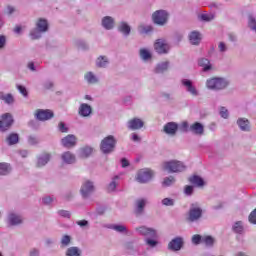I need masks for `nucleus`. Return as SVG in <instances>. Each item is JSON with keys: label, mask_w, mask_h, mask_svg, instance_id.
<instances>
[{"label": "nucleus", "mask_w": 256, "mask_h": 256, "mask_svg": "<svg viewBox=\"0 0 256 256\" xmlns=\"http://www.w3.org/2000/svg\"><path fill=\"white\" fill-rule=\"evenodd\" d=\"M163 169L168 173H181L185 171L186 167L181 161L171 160L163 163Z\"/></svg>", "instance_id": "nucleus-1"}, {"label": "nucleus", "mask_w": 256, "mask_h": 256, "mask_svg": "<svg viewBox=\"0 0 256 256\" xmlns=\"http://www.w3.org/2000/svg\"><path fill=\"white\" fill-rule=\"evenodd\" d=\"M117 144V141L115 140V137L113 136H107L105 137L100 144V150L104 154L113 153L115 151V145Z\"/></svg>", "instance_id": "nucleus-2"}, {"label": "nucleus", "mask_w": 256, "mask_h": 256, "mask_svg": "<svg viewBox=\"0 0 256 256\" xmlns=\"http://www.w3.org/2000/svg\"><path fill=\"white\" fill-rule=\"evenodd\" d=\"M13 116L10 113H5L0 117V131L5 133V131H9L11 129V125H13Z\"/></svg>", "instance_id": "nucleus-3"}, {"label": "nucleus", "mask_w": 256, "mask_h": 256, "mask_svg": "<svg viewBox=\"0 0 256 256\" xmlns=\"http://www.w3.org/2000/svg\"><path fill=\"white\" fill-rule=\"evenodd\" d=\"M152 19L156 25H165V23H167V19H169V14L167 11L158 10L153 13Z\"/></svg>", "instance_id": "nucleus-4"}, {"label": "nucleus", "mask_w": 256, "mask_h": 256, "mask_svg": "<svg viewBox=\"0 0 256 256\" xmlns=\"http://www.w3.org/2000/svg\"><path fill=\"white\" fill-rule=\"evenodd\" d=\"M153 179V171L149 169H141L137 173L136 181L138 183H147Z\"/></svg>", "instance_id": "nucleus-5"}, {"label": "nucleus", "mask_w": 256, "mask_h": 256, "mask_svg": "<svg viewBox=\"0 0 256 256\" xmlns=\"http://www.w3.org/2000/svg\"><path fill=\"white\" fill-rule=\"evenodd\" d=\"M154 49L160 55L169 53V43L165 39H157L154 43Z\"/></svg>", "instance_id": "nucleus-6"}, {"label": "nucleus", "mask_w": 256, "mask_h": 256, "mask_svg": "<svg viewBox=\"0 0 256 256\" xmlns=\"http://www.w3.org/2000/svg\"><path fill=\"white\" fill-rule=\"evenodd\" d=\"M35 117L38 119V121H49V119H53L54 114L50 109H38L35 112Z\"/></svg>", "instance_id": "nucleus-7"}, {"label": "nucleus", "mask_w": 256, "mask_h": 256, "mask_svg": "<svg viewBox=\"0 0 256 256\" xmlns=\"http://www.w3.org/2000/svg\"><path fill=\"white\" fill-rule=\"evenodd\" d=\"M93 191H95V186H93V182L89 180L85 181L80 189V193L84 199H87Z\"/></svg>", "instance_id": "nucleus-8"}, {"label": "nucleus", "mask_w": 256, "mask_h": 256, "mask_svg": "<svg viewBox=\"0 0 256 256\" xmlns=\"http://www.w3.org/2000/svg\"><path fill=\"white\" fill-rule=\"evenodd\" d=\"M208 89H223L225 87V81L223 78H211L206 83Z\"/></svg>", "instance_id": "nucleus-9"}, {"label": "nucleus", "mask_w": 256, "mask_h": 256, "mask_svg": "<svg viewBox=\"0 0 256 256\" xmlns=\"http://www.w3.org/2000/svg\"><path fill=\"white\" fill-rule=\"evenodd\" d=\"M183 247V238L176 237L172 239L168 244V249L170 251H181V248Z\"/></svg>", "instance_id": "nucleus-10"}, {"label": "nucleus", "mask_w": 256, "mask_h": 256, "mask_svg": "<svg viewBox=\"0 0 256 256\" xmlns=\"http://www.w3.org/2000/svg\"><path fill=\"white\" fill-rule=\"evenodd\" d=\"M143 125H145V123L139 118H132L128 121V129H131L132 131L142 129Z\"/></svg>", "instance_id": "nucleus-11"}, {"label": "nucleus", "mask_w": 256, "mask_h": 256, "mask_svg": "<svg viewBox=\"0 0 256 256\" xmlns=\"http://www.w3.org/2000/svg\"><path fill=\"white\" fill-rule=\"evenodd\" d=\"M63 147L67 149H71V147H75L77 145V138L74 135H67L61 140Z\"/></svg>", "instance_id": "nucleus-12"}, {"label": "nucleus", "mask_w": 256, "mask_h": 256, "mask_svg": "<svg viewBox=\"0 0 256 256\" xmlns=\"http://www.w3.org/2000/svg\"><path fill=\"white\" fill-rule=\"evenodd\" d=\"M181 83L184 87H186L188 93L193 95V97H197V95H199V92H197V88L193 86V82H191V80L183 79Z\"/></svg>", "instance_id": "nucleus-13"}, {"label": "nucleus", "mask_w": 256, "mask_h": 256, "mask_svg": "<svg viewBox=\"0 0 256 256\" xmlns=\"http://www.w3.org/2000/svg\"><path fill=\"white\" fill-rule=\"evenodd\" d=\"M201 215H203V210H201V208H191L189 211L188 221L193 223V221H197Z\"/></svg>", "instance_id": "nucleus-14"}, {"label": "nucleus", "mask_w": 256, "mask_h": 256, "mask_svg": "<svg viewBox=\"0 0 256 256\" xmlns=\"http://www.w3.org/2000/svg\"><path fill=\"white\" fill-rule=\"evenodd\" d=\"M145 205H147V200H145L143 198L136 200L134 213L136 215H141L143 213V211L145 210Z\"/></svg>", "instance_id": "nucleus-15"}, {"label": "nucleus", "mask_w": 256, "mask_h": 256, "mask_svg": "<svg viewBox=\"0 0 256 256\" xmlns=\"http://www.w3.org/2000/svg\"><path fill=\"white\" fill-rule=\"evenodd\" d=\"M136 231H138L140 235H144L145 237H156L157 235L155 230L151 228H147L145 226L136 228Z\"/></svg>", "instance_id": "nucleus-16"}, {"label": "nucleus", "mask_w": 256, "mask_h": 256, "mask_svg": "<svg viewBox=\"0 0 256 256\" xmlns=\"http://www.w3.org/2000/svg\"><path fill=\"white\" fill-rule=\"evenodd\" d=\"M177 129H179V125H177L175 122H168L164 126V132L167 135H175V133H177Z\"/></svg>", "instance_id": "nucleus-17"}, {"label": "nucleus", "mask_w": 256, "mask_h": 256, "mask_svg": "<svg viewBox=\"0 0 256 256\" xmlns=\"http://www.w3.org/2000/svg\"><path fill=\"white\" fill-rule=\"evenodd\" d=\"M93 112V109L89 106V104H81L79 108V114L82 117H89L91 113Z\"/></svg>", "instance_id": "nucleus-18"}, {"label": "nucleus", "mask_w": 256, "mask_h": 256, "mask_svg": "<svg viewBox=\"0 0 256 256\" xmlns=\"http://www.w3.org/2000/svg\"><path fill=\"white\" fill-rule=\"evenodd\" d=\"M8 223L10 225H21V223H23V219L21 218V216L11 213L8 216Z\"/></svg>", "instance_id": "nucleus-19"}, {"label": "nucleus", "mask_w": 256, "mask_h": 256, "mask_svg": "<svg viewBox=\"0 0 256 256\" xmlns=\"http://www.w3.org/2000/svg\"><path fill=\"white\" fill-rule=\"evenodd\" d=\"M189 41L192 45H199L201 43V34L197 31H193L189 35Z\"/></svg>", "instance_id": "nucleus-20"}, {"label": "nucleus", "mask_w": 256, "mask_h": 256, "mask_svg": "<svg viewBox=\"0 0 256 256\" xmlns=\"http://www.w3.org/2000/svg\"><path fill=\"white\" fill-rule=\"evenodd\" d=\"M36 27L40 33H45L49 29V23H47V20L40 18L36 23Z\"/></svg>", "instance_id": "nucleus-21"}, {"label": "nucleus", "mask_w": 256, "mask_h": 256, "mask_svg": "<svg viewBox=\"0 0 256 256\" xmlns=\"http://www.w3.org/2000/svg\"><path fill=\"white\" fill-rule=\"evenodd\" d=\"M51 159V155L49 153H43L39 158L37 162V167H44V165H47Z\"/></svg>", "instance_id": "nucleus-22"}, {"label": "nucleus", "mask_w": 256, "mask_h": 256, "mask_svg": "<svg viewBox=\"0 0 256 256\" xmlns=\"http://www.w3.org/2000/svg\"><path fill=\"white\" fill-rule=\"evenodd\" d=\"M237 125L241 129V131H249L251 129V126L249 125V120L245 118H239L237 121Z\"/></svg>", "instance_id": "nucleus-23"}, {"label": "nucleus", "mask_w": 256, "mask_h": 256, "mask_svg": "<svg viewBox=\"0 0 256 256\" xmlns=\"http://www.w3.org/2000/svg\"><path fill=\"white\" fill-rule=\"evenodd\" d=\"M190 131H192V133H195V135H203L204 128L201 123L195 122L190 126Z\"/></svg>", "instance_id": "nucleus-24"}, {"label": "nucleus", "mask_w": 256, "mask_h": 256, "mask_svg": "<svg viewBox=\"0 0 256 256\" xmlns=\"http://www.w3.org/2000/svg\"><path fill=\"white\" fill-rule=\"evenodd\" d=\"M102 25L104 29H113L115 21L111 18V16H106L102 19Z\"/></svg>", "instance_id": "nucleus-25"}, {"label": "nucleus", "mask_w": 256, "mask_h": 256, "mask_svg": "<svg viewBox=\"0 0 256 256\" xmlns=\"http://www.w3.org/2000/svg\"><path fill=\"white\" fill-rule=\"evenodd\" d=\"M232 231H234V233H237L238 235H243V232L245 231L243 221L235 222L232 226Z\"/></svg>", "instance_id": "nucleus-26"}, {"label": "nucleus", "mask_w": 256, "mask_h": 256, "mask_svg": "<svg viewBox=\"0 0 256 256\" xmlns=\"http://www.w3.org/2000/svg\"><path fill=\"white\" fill-rule=\"evenodd\" d=\"M62 160L64 163H67L68 165H71L72 163H75V155L71 152H64L62 154Z\"/></svg>", "instance_id": "nucleus-27"}, {"label": "nucleus", "mask_w": 256, "mask_h": 256, "mask_svg": "<svg viewBox=\"0 0 256 256\" xmlns=\"http://www.w3.org/2000/svg\"><path fill=\"white\" fill-rule=\"evenodd\" d=\"M6 142L8 143V145H17V143H19V134L17 133L9 134L8 137L6 138Z\"/></svg>", "instance_id": "nucleus-28"}, {"label": "nucleus", "mask_w": 256, "mask_h": 256, "mask_svg": "<svg viewBox=\"0 0 256 256\" xmlns=\"http://www.w3.org/2000/svg\"><path fill=\"white\" fill-rule=\"evenodd\" d=\"M189 181L190 183H192V185H196L197 187H203V185H205V181H203V178L197 175L190 177Z\"/></svg>", "instance_id": "nucleus-29"}, {"label": "nucleus", "mask_w": 256, "mask_h": 256, "mask_svg": "<svg viewBox=\"0 0 256 256\" xmlns=\"http://www.w3.org/2000/svg\"><path fill=\"white\" fill-rule=\"evenodd\" d=\"M198 65L203 67V71H209L211 69V62L207 58H201L198 61Z\"/></svg>", "instance_id": "nucleus-30"}, {"label": "nucleus", "mask_w": 256, "mask_h": 256, "mask_svg": "<svg viewBox=\"0 0 256 256\" xmlns=\"http://www.w3.org/2000/svg\"><path fill=\"white\" fill-rule=\"evenodd\" d=\"M169 69V62H161L155 68V73H165Z\"/></svg>", "instance_id": "nucleus-31"}, {"label": "nucleus", "mask_w": 256, "mask_h": 256, "mask_svg": "<svg viewBox=\"0 0 256 256\" xmlns=\"http://www.w3.org/2000/svg\"><path fill=\"white\" fill-rule=\"evenodd\" d=\"M9 173H11V165L0 163V175H9Z\"/></svg>", "instance_id": "nucleus-32"}, {"label": "nucleus", "mask_w": 256, "mask_h": 256, "mask_svg": "<svg viewBox=\"0 0 256 256\" xmlns=\"http://www.w3.org/2000/svg\"><path fill=\"white\" fill-rule=\"evenodd\" d=\"M0 99L7 103L8 105H11L15 100L13 98V95L11 94H4L3 92H0Z\"/></svg>", "instance_id": "nucleus-33"}, {"label": "nucleus", "mask_w": 256, "mask_h": 256, "mask_svg": "<svg viewBox=\"0 0 256 256\" xmlns=\"http://www.w3.org/2000/svg\"><path fill=\"white\" fill-rule=\"evenodd\" d=\"M118 31H120V33H123L124 35H129L131 33V27H129L127 23L122 22L118 27Z\"/></svg>", "instance_id": "nucleus-34"}, {"label": "nucleus", "mask_w": 256, "mask_h": 256, "mask_svg": "<svg viewBox=\"0 0 256 256\" xmlns=\"http://www.w3.org/2000/svg\"><path fill=\"white\" fill-rule=\"evenodd\" d=\"M202 243L206 245V247H213L215 243V238H213L212 236H203Z\"/></svg>", "instance_id": "nucleus-35"}, {"label": "nucleus", "mask_w": 256, "mask_h": 256, "mask_svg": "<svg viewBox=\"0 0 256 256\" xmlns=\"http://www.w3.org/2000/svg\"><path fill=\"white\" fill-rule=\"evenodd\" d=\"M108 63H109V60H107V57H105V56L98 57V59L96 61L97 67H107Z\"/></svg>", "instance_id": "nucleus-36"}, {"label": "nucleus", "mask_w": 256, "mask_h": 256, "mask_svg": "<svg viewBox=\"0 0 256 256\" xmlns=\"http://www.w3.org/2000/svg\"><path fill=\"white\" fill-rule=\"evenodd\" d=\"M140 57L144 61H149V59H151V52L145 48H142L140 49Z\"/></svg>", "instance_id": "nucleus-37"}, {"label": "nucleus", "mask_w": 256, "mask_h": 256, "mask_svg": "<svg viewBox=\"0 0 256 256\" xmlns=\"http://www.w3.org/2000/svg\"><path fill=\"white\" fill-rule=\"evenodd\" d=\"M84 77L86 81L90 84H95L98 81L97 77H95V75L92 72H87Z\"/></svg>", "instance_id": "nucleus-38"}, {"label": "nucleus", "mask_w": 256, "mask_h": 256, "mask_svg": "<svg viewBox=\"0 0 256 256\" xmlns=\"http://www.w3.org/2000/svg\"><path fill=\"white\" fill-rule=\"evenodd\" d=\"M67 256H81V252L78 247H71L67 250Z\"/></svg>", "instance_id": "nucleus-39"}, {"label": "nucleus", "mask_w": 256, "mask_h": 256, "mask_svg": "<svg viewBox=\"0 0 256 256\" xmlns=\"http://www.w3.org/2000/svg\"><path fill=\"white\" fill-rule=\"evenodd\" d=\"M138 29H139V32L142 35L147 34V33H151V31H153V27L145 26V25H140Z\"/></svg>", "instance_id": "nucleus-40"}, {"label": "nucleus", "mask_w": 256, "mask_h": 256, "mask_svg": "<svg viewBox=\"0 0 256 256\" xmlns=\"http://www.w3.org/2000/svg\"><path fill=\"white\" fill-rule=\"evenodd\" d=\"M248 27H250V29L252 31H256V20H255V17L249 16V18H248Z\"/></svg>", "instance_id": "nucleus-41"}, {"label": "nucleus", "mask_w": 256, "mask_h": 256, "mask_svg": "<svg viewBox=\"0 0 256 256\" xmlns=\"http://www.w3.org/2000/svg\"><path fill=\"white\" fill-rule=\"evenodd\" d=\"M91 153H93V148L91 147H84L82 150H81V155L82 157H89V155H91Z\"/></svg>", "instance_id": "nucleus-42"}, {"label": "nucleus", "mask_w": 256, "mask_h": 256, "mask_svg": "<svg viewBox=\"0 0 256 256\" xmlns=\"http://www.w3.org/2000/svg\"><path fill=\"white\" fill-rule=\"evenodd\" d=\"M192 243L194 245H199L200 243H203V236L199 235V234H195L192 237Z\"/></svg>", "instance_id": "nucleus-43"}, {"label": "nucleus", "mask_w": 256, "mask_h": 256, "mask_svg": "<svg viewBox=\"0 0 256 256\" xmlns=\"http://www.w3.org/2000/svg\"><path fill=\"white\" fill-rule=\"evenodd\" d=\"M115 179H119V177H115L114 180L108 185L107 191L108 193H112V191H115L117 189V182H115Z\"/></svg>", "instance_id": "nucleus-44"}, {"label": "nucleus", "mask_w": 256, "mask_h": 256, "mask_svg": "<svg viewBox=\"0 0 256 256\" xmlns=\"http://www.w3.org/2000/svg\"><path fill=\"white\" fill-rule=\"evenodd\" d=\"M173 183H175V177L173 176L167 177L163 181L165 187H169L170 185H173Z\"/></svg>", "instance_id": "nucleus-45"}, {"label": "nucleus", "mask_w": 256, "mask_h": 256, "mask_svg": "<svg viewBox=\"0 0 256 256\" xmlns=\"http://www.w3.org/2000/svg\"><path fill=\"white\" fill-rule=\"evenodd\" d=\"M162 205H165L166 207H173V205H175V202L171 198H164L162 200Z\"/></svg>", "instance_id": "nucleus-46"}, {"label": "nucleus", "mask_w": 256, "mask_h": 256, "mask_svg": "<svg viewBox=\"0 0 256 256\" xmlns=\"http://www.w3.org/2000/svg\"><path fill=\"white\" fill-rule=\"evenodd\" d=\"M30 37L31 39L35 40V39H40L41 38V31L39 30H33L30 32Z\"/></svg>", "instance_id": "nucleus-47"}, {"label": "nucleus", "mask_w": 256, "mask_h": 256, "mask_svg": "<svg viewBox=\"0 0 256 256\" xmlns=\"http://www.w3.org/2000/svg\"><path fill=\"white\" fill-rule=\"evenodd\" d=\"M61 243H62V245H64V247H67V245H69L71 243V237L69 235L63 236Z\"/></svg>", "instance_id": "nucleus-48"}, {"label": "nucleus", "mask_w": 256, "mask_h": 256, "mask_svg": "<svg viewBox=\"0 0 256 256\" xmlns=\"http://www.w3.org/2000/svg\"><path fill=\"white\" fill-rule=\"evenodd\" d=\"M112 229H114V231H117L118 233H123V231H127V227H125L124 225H114Z\"/></svg>", "instance_id": "nucleus-49"}, {"label": "nucleus", "mask_w": 256, "mask_h": 256, "mask_svg": "<svg viewBox=\"0 0 256 256\" xmlns=\"http://www.w3.org/2000/svg\"><path fill=\"white\" fill-rule=\"evenodd\" d=\"M201 19L202 21H213V19H215V16L213 14H202Z\"/></svg>", "instance_id": "nucleus-50"}, {"label": "nucleus", "mask_w": 256, "mask_h": 256, "mask_svg": "<svg viewBox=\"0 0 256 256\" xmlns=\"http://www.w3.org/2000/svg\"><path fill=\"white\" fill-rule=\"evenodd\" d=\"M58 214L60 215V217H66V219H69V217H71V213L67 210H60Z\"/></svg>", "instance_id": "nucleus-51"}, {"label": "nucleus", "mask_w": 256, "mask_h": 256, "mask_svg": "<svg viewBox=\"0 0 256 256\" xmlns=\"http://www.w3.org/2000/svg\"><path fill=\"white\" fill-rule=\"evenodd\" d=\"M17 89L18 91H20L21 95H23L24 97H27L28 95L27 88H25L24 86L18 85Z\"/></svg>", "instance_id": "nucleus-52"}, {"label": "nucleus", "mask_w": 256, "mask_h": 256, "mask_svg": "<svg viewBox=\"0 0 256 256\" xmlns=\"http://www.w3.org/2000/svg\"><path fill=\"white\" fill-rule=\"evenodd\" d=\"M59 131H61V133H67L68 129L67 127H65V123L60 122L58 125Z\"/></svg>", "instance_id": "nucleus-53"}, {"label": "nucleus", "mask_w": 256, "mask_h": 256, "mask_svg": "<svg viewBox=\"0 0 256 256\" xmlns=\"http://www.w3.org/2000/svg\"><path fill=\"white\" fill-rule=\"evenodd\" d=\"M184 193L186 194V195H193V186H186L185 187V190H184Z\"/></svg>", "instance_id": "nucleus-54"}, {"label": "nucleus", "mask_w": 256, "mask_h": 256, "mask_svg": "<svg viewBox=\"0 0 256 256\" xmlns=\"http://www.w3.org/2000/svg\"><path fill=\"white\" fill-rule=\"evenodd\" d=\"M79 227H87L89 225V222L87 220H80L76 222Z\"/></svg>", "instance_id": "nucleus-55"}, {"label": "nucleus", "mask_w": 256, "mask_h": 256, "mask_svg": "<svg viewBox=\"0 0 256 256\" xmlns=\"http://www.w3.org/2000/svg\"><path fill=\"white\" fill-rule=\"evenodd\" d=\"M42 201H43L44 205H50V203H53V198L45 197V198H43Z\"/></svg>", "instance_id": "nucleus-56"}, {"label": "nucleus", "mask_w": 256, "mask_h": 256, "mask_svg": "<svg viewBox=\"0 0 256 256\" xmlns=\"http://www.w3.org/2000/svg\"><path fill=\"white\" fill-rule=\"evenodd\" d=\"M6 38L5 36H0V49H3V47H5V43H6Z\"/></svg>", "instance_id": "nucleus-57"}, {"label": "nucleus", "mask_w": 256, "mask_h": 256, "mask_svg": "<svg viewBox=\"0 0 256 256\" xmlns=\"http://www.w3.org/2000/svg\"><path fill=\"white\" fill-rule=\"evenodd\" d=\"M6 13L8 15H12L13 13H15V8H13V6H7Z\"/></svg>", "instance_id": "nucleus-58"}, {"label": "nucleus", "mask_w": 256, "mask_h": 256, "mask_svg": "<svg viewBox=\"0 0 256 256\" xmlns=\"http://www.w3.org/2000/svg\"><path fill=\"white\" fill-rule=\"evenodd\" d=\"M121 165H122V167H129V160L128 159H126V158H122L121 159Z\"/></svg>", "instance_id": "nucleus-59"}, {"label": "nucleus", "mask_w": 256, "mask_h": 256, "mask_svg": "<svg viewBox=\"0 0 256 256\" xmlns=\"http://www.w3.org/2000/svg\"><path fill=\"white\" fill-rule=\"evenodd\" d=\"M146 243L147 245H150V247H155V245H157V241L151 239H147Z\"/></svg>", "instance_id": "nucleus-60"}, {"label": "nucleus", "mask_w": 256, "mask_h": 256, "mask_svg": "<svg viewBox=\"0 0 256 256\" xmlns=\"http://www.w3.org/2000/svg\"><path fill=\"white\" fill-rule=\"evenodd\" d=\"M29 143L31 145H35V143H37V138L33 137V136H30L29 138Z\"/></svg>", "instance_id": "nucleus-61"}, {"label": "nucleus", "mask_w": 256, "mask_h": 256, "mask_svg": "<svg viewBox=\"0 0 256 256\" xmlns=\"http://www.w3.org/2000/svg\"><path fill=\"white\" fill-rule=\"evenodd\" d=\"M228 37H229L230 41H232V42L237 41V37L235 36V34L229 33V34H228Z\"/></svg>", "instance_id": "nucleus-62"}, {"label": "nucleus", "mask_w": 256, "mask_h": 256, "mask_svg": "<svg viewBox=\"0 0 256 256\" xmlns=\"http://www.w3.org/2000/svg\"><path fill=\"white\" fill-rule=\"evenodd\" d=\"M218 48L220 49V51H225V43L224 42H220Z\"/></svg>", "instance_id": "nucleus-63"}, {"label": "nucleus", "mask_w": 256, "mask_h": 256, "mask_svg": "<svg viewBox=\"0 0 256 256\" xmlns=\"http://www.w3.org/2000/svg\"><path fill=\"white\" fill-rule=\"evenodd\" d=\"M132 141H141V138L137 134L132 135Z\"/></svg>", "instance_id": "nucleus-64"}]
</instances>
